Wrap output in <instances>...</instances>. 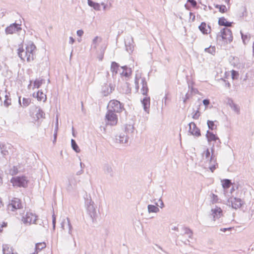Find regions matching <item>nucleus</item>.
Wrapping results in <instances>:
<instances>
[{
  "mask_svg": "<svg viewBox=\"0 0 254 254\" xmlns=\"http://www.w3.org/2000/svg\"><path fill=\"white\" fill-rule=\"evenodd\" d=\"M36 98L38 101H43L45 102L46 100V96L43 92L38 91L36 93Z\"/></svg>",
  "mask_w": 254,
  "mask_h": 254,
  "instance_id": "29",
  "label": "nucleus"
},
{
  "mask_svg": "<svg viewBox=\"0 0 254 254\" xmlns=\"http://www.w3.org/2000/svg\"><path fill=\"white\" fill-rule=\"evenodd\" d=\"M190 17H192V21H194L195 20V15L192 12H190Z\"/></svg>",
  "mask_w": 254,
  "mask_h": 254,
  "instance_id": "60",
  "label": "nucleus"
},
{
  "mask_svg": "<svg viewBox=\"0 0 254 254\" xmlns=\"http://www.w3.org/2000/svg\"><path fill=\"white\" fill-rule=\"evenodd\" d=\"M142 84V87L141 89V93L146 96L142 100L141 103L143 107L144 110L147 112L149 113L150 104V99L149 97H147V92H148V88L147 87V83L146 81L145 78L144 77L140 78Z\"/></svg>",
  "mask_w": 254,
  "mask_h": 254,
  "instance_id": "1",
  "label": "nucleus"
},
{
  "mask_svg": "<svg viewBox=\"0 0 254 254\" xmlns=\"http://www.w3.org/2000/svg\"><path fill=\"white\" fill-rule=\"evenodd\" d=\"M115 87L111 84L105 83L102 86L101 93L105 96H108L114 90Z\"/></svg>",
  "mask_w": 254,
  "mask_h": 254,
  "instance_id": "15",
  "label": "nucleus"
},
{
  "mask_svg": "<svg viewBox=\"0 0 254 254\" xmlns=\"http://www.w3.org/2000/svg\"><path fill=\"white\" fill-rule=\"evenodd\" d=\"M57 136V133L54 132L53 143H55L56 141Z\"/></svg>",
  "mask_w": 254,
  "mask_h": 254,
  "instance_id": "62",
  "label": "nucleus"
},
{
  "mask_svg": "<svg viewBox=\"0 0 254 254\" xmlns=\"http://www.w3.org/2000/svg\"><path fill=\"white\" fill-rule=\"evenodd\" d=\"M125 45H126V50H127V52H132L133 48V46L132 45H128V46H127L126 41H125Z\"/></svg>",
  "mask_w": 254,
  "mask_h": 254,
  "instance_id": "47",
  "label": "nucleus"
},
{
  "mask_svg": "<svg viewBox=\"0 0 254 254\" xmlns=\"http://www.w3.org/2000/svg\"><path fill=\"white\" fill-rule=\"evenodd\" d=\"M159 201L160 202V205H158L157 203H156V205L157 206L160 207L161 208H163L164 206V204L162 200L161 199H160Z\"/></svg>",
  "mask_w": 254,
  "mask_h": 254,
  "instance_id": "55",
  "label": "nucleus"
},
{
  "mask_svg": "<svg viewBox=\"0 0 254 254\" xmlns=\"http://www.w3.org/2000/svg\"><path fill=\"white\" fill-rule=\"evenodd\" d=\"M56 216L54 214L53 215H52V223H53V229L55 230V227H56Z\"/></svg>",
  "mask_w": 254,
  "mask_h": 254,
  "instance_id": "50",
  "label": "nucleus"
},
{
  "mask_svg": "<svg viewBox=\"0 0 254 254\" xmlns=\"http://www.w3.org/2000/svg\"><path fill=\"white\" fill-rule=\"evenodd\" d=\"M231 228H221L220 229V231H222V232H225L227 230H231Z\"/></svg>",
  "mask_w": 254,
  "mask_h": 254,
  "instance_id": "58",
  "label": "nucleus"
},
{
  "mask_svg": "<svg viewBox=\"0 0 254 254\" xmlns=\"http://www.w3.org/2000/svg\"><path fill=\"white\" fill-rule=\"evenodd\" d=\"M105 119L107 124L111 126L117 125L118 121V117L115 112H112V110H108L105 116Z\"/></svg>",
  "mask_w": 254,
  "mask_h": 254,
  "instance_id": "6",
  "label": "nucleus"
},
{
  "mask_svg": "<svg viewBox=\"0 0 254 254\" xmlns=\"http://www.w3.org/2000/svg\"><path fill=\"white\" fill-rule=\"evenodd\" d=\"M222 187L224 190V191H225V190L228 188H229L231 186V180H229V179H225L223 181H222Z\"/></svg>",
  "mask_w": 254,
  "mask_h": 254,
  "instance_id": "30",
  "label": "nucleus"
},
{
  "mask_svg": "<svg viewBox=\"0 0 254 254\" xmlns=\"http://www.w3.org/2000/svg\"><path fill=\"white\" fill-rule=\"evenodd\" d=\"M9 93H8V94L6 93L4 95L5 100L4 101V105L6 107L11 105V99L9 98Z\"/></svg>",
  "mask_w": 254,
  "mask_h": 254,
  "instance_id": "35",
  "label": "nucleus"
},
{
  "mask_svg": "<svg viewBox=\"0 0 254 254\" xmlns=\"http://www.w3.org/2000/svg\"><path fill=\"white\" fill-rule=\"evenodd\" d=\"M119 68V64L115 62H113L111 66V70L112 72L113 76H114L118 73Z\"/></svg>",
  "mask_w": 254,
  "mask_h": 254,
  "instance_id": "23",
  "label": "nucleus"
},
{
  "mask_svg": "<svg viewBox=\"0 0 254 254\" xmlns=\"http://www.w3.org/2000/svg\"><path fill=\"white\" fill-rule=\"evenodd\" d=\"M140 78H138L136 75L135 76V88L137 90H138L139 88V80Z\"/></svg>",
  "mask_w": 254,
  "mask_h": 254,
  "instance_id": "49",
  "label": "nucleus"
},
{
  "mask_svg": "<svg viewBox=\"0 0 254 254\" xmlns=\"http://www.w3.org/2000/svg\"><path fill=\"white\" fill-rule=\"evenodd\" d=\"M229 205H231L233 208L238 209L243 204V202L241 199L237 197H231L228 200Z\"/></svg>",
  "mask_w": 254,
  "mask_h": 254,
  "instance_id": "14",
  "label": "nucleus"
},
{
  "mask_svg": "<svg viewBox=\"0 0 254 254\" xmlns=\"http://www.w3.org/2000/svg\"><path fill=\"white\" fill-rule=\"evenodd\" d=\"M218 200V196L214 193L211 194V201L213 203L217 202Z\"/></svg>",
  "mask_w": 254,
  "mask_h": 254,
  "instance_id": "46",
  "label": "nucleus"
},
{
  "mask_svg": "<svg viewBox=\"0 0 254 254\" xmlns=\"http://www.w3.org/2000/svg\"><path fill=\"white\" fill-rule=\"evenodd\" d=\"M37 220V216L32 212H27L26 214L22 217V220L24 224H36Z\"/></svg>",
  "mask_w": 254,
  "mask_h": 254,
  "instance_id": "8",
  "label": "nucleus"
},
{
  "mask_svg": "<svg viewBox=\"0 0 254 254\" xmlns=\"http://www.w3.org/2000/svg\"><path fill=\"white\" fill-rule=\"evenodd\" d=\"M83 173V171L82 169H81L80 171H78L77 173H76V175H80L81 174H82V173Z\"/></svg>",
  "mask_w": 254,
  "mask_h": 254,
  "instance_id": "64",
  "label": "nucleus"
},
{
  "mask_svg": "<svg viewBox=\"0 0 254 254\" xmlns=\"http://www.w3.org/2000/svg\"><path fill=\"white\" fill-rule=\"evenodd\" d=\"M21 207L22 204L20 200L18 198H14L8 205L7 209L8 211H14L16 209L21 208Z\"/></svg>",
  "mask_w": 254,
  "mask_h": 254,
  "instance_id": "10",
  "label": "nucleus"
},
{
  "mask_svg": "<svg viewBox=\"0 0 254 254\" xmlns=\"http://www.w3.org/2000/svg\"><path fill=\"white\" fill-rule=\"evenodd\" d=\"M217 41H224L226 43L232 42L233 36L230 29L227 27L223 28L217 35Z\"/></svg>",
  "mask_w": 254,
  "mask_h": 254,
  "instance_id": "2",
  "label": "nucleus"
},
{
  "mask_svg": "<svg viewBox=\"0 0 254 254\" xmlns=\"http://www.w3.org/2000/svg\"><path fill=\"white\" fill-rule=\"evenodd\" d=\"M36 51V47L34 43L32 41H29L26 46V54H28L27 57V61L30 62L34 60L35 58V52Z\"/></svg>",
  "mask_w": 254,
  "mask_h": 254,
  "instance_id": "4",
  "label": "nucleus"
},
{
  "mask_svg": "<svg viewBox=\"0 0 254 254\" xmlns=\"http://www.w3.org/2000/svg\"><path fill=\"white\" fill-rule=\"evenodd\" d=\"M213 148H212L211 149L212 154L211 156L209 149L207 148L204 152L205 158L207 159V160L209 161L210 165L209 166V168L212 172H213L216 168L218 167V164L216 163V158L213 155Z\"/></svg>",
  "mask_w": 254,
  "mask_h": 254,
  "instance_id": "3",
  "label": "nucleus"
},
{
  "mask_svg": "<svg viewBox=\"0 0 254 254\" xmlns=\"http://www.w3.org/2000/svg\"><path fill=\"white\" fill-rule=\"evenodd\" d=\"M45 113L40 109H39L36 112V116L38 119L45 118Z\"/></svg>",
  "mask_w": 254,
  "mask_h": 254,
  "instance_id": "39",
  "label": "nucleus"
},
{
  "mask_svg": "<svg viewBox=\"0 0 254 254\" xmlns=\"http://www.w3.org/2000/svg\"><path fill=\"white\" fill-rule=\"evenodd\" d=\"M20 26V25L16 23L11 24L5 28V33L6 34H13L16 32L21 31L22 30V28Z\"/></svg>",
  "mask_w": 254,
  "mask_h": 254,
  "instance_id": "11",
  "label": "nucleus"
},
{
  "mask_svg": "<svg viewBox=\"0 0 254 254\" xmlns=\"http://www.w3.org/2000/svg\"><path fill=\"white\" fill-rule=\"evenodd\" d=\"M11 182L13 184V186L25 188L27 186L28 181L24 176L15 177L11 179Z\"/></svg>",
  "mask_w": 254,
  "mask_h": 254,
  "instance_id": "7",
  "label": "nucleus"
},
{
  "mask_svg": "<svg viewBox=\"0 0 254 254\" xmlns=\"http://www.w3.org/2000/svg\"><path fill=\"white\" fill-rule=\"evenodd\" d=\"M199 116H200V113L199 112V109H197V111L193 115L192 118L194 120H197L199 118Z\"/></svg>",
  "mask_w": 254,
  "mask_h": 254,
  "instance_id": "48",
  "label": "nucleus"
},
{
  "mask_svg": "<svg viewBox=\"0 0 254 254\" xmlns=\"http://www.w3.org/2000/svg\"><path fill=\"white\" fill-rule=\"evenodd\" d=\"M58 129V118H57V122H56V126H55V128L54 132L57 133Z\"/></svg>",
  "mask_w": 254,
  "mask_h": 254,
  "instance_id": "57",
  "label": "nucleus"
},
{
  "mask_svg": "<svg viewBox=\"0 0 254 254\" xmlns=\"http://www.w3.org/2000/svg\"><path fill=\"white\" fill-rule=\"evenodd\" d=\"M128 138L124 133H121L116 136V140L120 143H127L128 142Z\"/></svg>",
  "mask_w": 254,
  "mask_h": 254,
  "instance_id": "21",
  "label": "nucleus"
},
{
  "mask_svg": "<svg viewBox=\"0 0 254 254\" xmlns=\"http://www.w3.org/2000/svg\"><path fill=\"white\" fill-rule=\"evenodd\" d=\"M211 215L213 216V220L215 221L219 219L222 215V210L221 208L217 206H215V208L211 209Z\"/></svg>",
  "mask_w": 254,
  "mask_h": 254,
  "instance_id": "17",
  "label": "nucleus"
},
{
  "mask_svg": "<svg viewBox=\"0 0 254 254\" xmlns=\"http://www.w3.org/2000/svg\"><path fill=\"white\" fill-rule=\"evenodd\" d=\"M189 132L191 134L196 137L201 135L200 129L197 127L195 124L193 122L189 123Z\"/></svg>",
  "mask_w": 254,
  "mask_h": 254,
  "instance_id": "16",
  "label": "nucleus"
},
{
  "mask_svg": "<svg viewBox=\"0 0 254 254\" xmlns=\"http://www.w3.org/2000/svg\"><path fill=\"white\" fill-rule=\"evenodd\" d=\"M93 201L91 199H87L85 201L87 210L93 220L95 218L96 215V210L93 206Z\"/></svg>",
  "mask_w": 254,
  "mask_h": 254,
  "instance_id": "9",
  "label": "nucleus"
},
{
  "mask_svg": "<svg viewBox=\"0 0 254 254\" xmlns=\"http://www.w3.org/2000/svg\"><path fill=\"white\" fill-rule=\"evenodd\" d=\"M107 109L113 112L120 113L124 109V105L117 100H112L109 102Z\"/></svg>",
  "mask_w": 254,
  "mask_h": 254,
  "instance_id": "5",
  "label": "nucleus"
},
{
  "mask_svg": "<svg viewBox=\"0 0 254 254\" xmlns=\"http://www.w3.org/2000/svg\"><path fill=\"white\" fill-rule=\"evenodd\" d=\"M84 32L82 30H78L77 31V36L81 37L83 35Z\"/></svg>",
  "mask_w": 254,
  "mask_h": 254,
  "instance_id": "56",
  "label": "nucleus"
},
{
  "mask_svg": "<svg viewBox=\"0 0 254 254\" xmlns=\"http://www.w3.org/2000/svg\"><path fill=\"white\" fill-rule=\"evenodd\" d=\"M190 17H192V21H194L195 20V15L192 12H190Z\"/></svg>",
  "mask_w": 254,
  "mask_h": 254,
  "instance_id": "59",
  "label": "nucleus"
},
{
  "mask_svg": "<svg viewBox=\"0 0 254 254\" xmlns=\"http://www.w3.org/2000/svg\"><path fill=\"white\" fill-rule=\"evenodd\" d=\"M71 147L77 153H78L80 152V150L78 146L77 145L76 141L72 139L71 140Z\"/></svg>",
  "mask_w": 254,
  "mask_h": 254,
  "instance_id": "37",
  "label": "nucleus"
},
{
  "mask_svg": "<svg viewBox=\"0 0 254 254\" xmlns=\"http://www.w3.org/2000/svg\"><path fill=\"white\" fill-rule=\"evenodd\" d=\"M74 42V39L72 37H69V43L70 44H73V43Z\"/></svg>",
  "mask_w": 254,
  "mask_h": 254,
  "instance_id": "61",
  "label": "nucleus"
},
{
  "mask_svg": "<svg viewBox=\"0 0 254 254\" xmlns=\"http://www.w3.org/2000/svg\"><path fill=\"white\" fill-rule=\"evenodd\" d=\"M87 3L89 6L93 7L95 10H100L101 7L100 3L94 2L92 0H87Z\"/></svg>",
  "mask_w": 254,
  "mask_h": 254,
  "instance_id": "25",
  "label": "nucleus"
},
{
  "mask_svg": "<svg viewBox=\"0 0 254 254\" xmlns=\"http://www.w3.org/2000/svg\"><path fill=\"white\" fill-rule=\"evenodd\" d=\"M66 220H67V225H68V234H70V235H72V227L71 226V224L70 222V220L68 218H66Z\"/></svg>",
  "mask_w": 254,
  "mask_h": 254,
  "instance_id": "45",
  "label": "nucleus"
},
{
  "mask_svg": "<svg viewBox=\"0 0 254 254\" xmlns=\"http://www.w3.org/2000/svg\"><path fill=\"white\" fill-rule=\"evenodd\" d=\"M199 30L204 34H207L210 33V27L209 25H206V24L203 22L199 26Z\"/></svg>",
  "mask_w": 254,
  "mask_h": 254,
  "instance_id": "18",
  "label": "nucleus"
},
{
  "mask_svg": "<svg viewBox=\"0 0 254 254\" xmlns=\"http://www.w3.org/2000/svg\"><path fill=\"white\" fill-rule=\"evenodd\" d=\"M231 25H232V23H231V22H228V21H226V25H225V26L226 27H227V28L228 27H230V26H231Z\"/></svg>",
  "mask_w": 254,
  "mask_h": 254,
  "instance_id": "63",
  "label": "nucleus"
},
{
  "mask_svg": "<svg viewBox=\"0 0 254 254\" xmlns=\"http://www.w3.org/2000/svg\"><path fill=\"white\" fill-rule=\"evenodd\" d=\"M241 35L242 37V39L243 40V43L246 45L249 41L250 38V35L249 34H244L242 31H241Z\"/></svg>",
  "mask_w": 254,
  "mask_h": 254,
  "instance_id": "34",
  "label": "nucleus"
},
{
  "mask_svg": "<svg viewBox=\"0 0 254 254\" xmlns=\"http://www.w3.org/2000/svg\"><path fill=\"white\" fill-rule=\"evenodd\" d=\"M18 169L15 166L13 167L9 170V174L12 176L16 175L18 173Z\"/></svg>",
  "mask_w": 254,
  "mask_h": 254,
  "instance_id": "42",
  "label": "nucleus"
},
{
  "mask_svg": "<svg viewBox=\"0 0 254 254\" xmlns=\"http://www.w3.org/2000/svg\"><path fill=\"white\" fill-rule=\"evenodd\" d=\"M104 171L105 174L113 176L114 174L112 167L109 164H105L104 166Z\"/></svg>",
  "mask_w": 254,
  "mask_h": 254,
  "instance_id": "26",
  "label": "nucleus"
},
{
  "mask_svg": "<svg viewBox=\"0 0 254 254\" xmlns=\"http://www.w3.org/2000/svg\"><path fill=\"white\" fill-rule=\"evenodd\" d=\"M122 71L120 72L121 76L128 77L131 73V69L130 68H128L127 66L125 65L121 66Z\"/></svg>",
  "mask_w": 254,
  "mask_h": 254,
  "instance_id": "19",
  "label": "nucleus"
},
{
  "mask_svg": "<svg viewBox=\"0 0 254 254\" xmlns=\"http://www.w3.org/2000/svg\"><path fill=\"white\" fill-rule=\"evenodd\" d=\"M46 247V244L45 242L38 243L35 245V251L31 254H38V252L44 249Z\"/></svg>",
  "mask_w": 254,
  "mask_h": 254,
  "instance_id": "22",
  "label": "nucleus"
},
{
  "mask_svg": "<svg viewBox=\"0 0 254 254\" xmlns=\"http://www.w3.org/2000/svg\"><path fill=\"white\" fill-rule=\"evenodd\" d=\"M98 39H99V37L98 36H96L93 39V40L92 41V44L94 45V47L95 48H96L97 47V42Z\"/></svg>",
  "mask_w": 254,
  "mask_h": 254,
  "instance_id": "52",
  "label": "nucleus"
},
{
  "mask_svg": "<svg viewBox=\"0 0 254 254\" xmlns=\"http://www.w3.org/2000/svg\"><path fill=\"white\" fill-rule=\"evenodd\" d=\"M206 136L207 137V140L208 142H210L211 141H216L218 140L220 142L219 139L218 137H217L214 133L210 132L209 130L207 131V133L206 134Z\"/></svg>",
  "mask_w": 254,
  "mask_h": 254,
  "instance_id": "24",
  "label": "nucleus"
},
{
  "mask_svg": "<svg viewBox=\"0 0 254 254\" xmlns=\"http://www.w3.org/2000/svg\"><path fill=\"white\" fill-rule=\"evenodd\" d=\"M226 23V19L224 17H221L218 20V24L221 26H225Z\"/></svg>",
  "mask_w": 254,
  "mask_h": 254,
  "instance_id": "43",
  "label": "nucleus"
},
{
  "mask_svg": "<svg viewBox=\"0 0 254 254\" xmlns=\"http://www.w3.org/2000/svg\"><path fill=\"white\" fill-rule=\"evenodd\" d=\"M147 209L149 213H157L159 209L155 205L149 204L147 206Z\"/></svg>",
  "mask_w": 254,
  "mask_h": 254,
  "instance_id": "28",
  "label": "nucleus"
},
{
  "mask_svg": "<svg viewBox=\"0 0 254 254\" xmlns=\"http://www.w3.org/2000/svg\"><path fill=\"white\" fill-rule=\"evenodd\" d=\"M215 7L216 8L219 9V10L221 13H225L227 11V8L226 6L224 5H218L217 4L215 6Z\"/></svg>",
  "mask_w": 254,
  "mask_h": 254,
  "instance_id": "40",
  "label": "nucleus"
},
{
  "mask_svg": "<svg viewBox=\"0 0 254 254\" xmlns=\"http://www.w3.org/2000/svg\"><path fill=\"white\" fill-rule=\"evenodd\" d=\"M231 108L237 114H240V108L237 104H235L233 106H232V107Z\"/></svg>",
  "mask_w": 254,
  "mask_h": 254,
  "instance_id": "44",
  "label": "nucleus"
},
{
  "mask_svg": "<svg viewBox=\"0 0 254 254\" xmlns=\"http://www.w3.org/2000/svg\"><path fill=\"white\" fill-rule=\"evenodd\" d=\"M227 104L231 108L232 106H233L235 103H234L233 101L231 99L229 98L228 100Z\"/></svg>",
  "mask_w": 254,
  "mask_h": 254,
  "instance_id": "53",
  "label": "nucleus"
},
{
  "mask_svg": "<svg viewBox=\"0 0 254 254\" xmlns=\"http://www.w3.org/2000/svg\"><path fill=\"white\" fill-rule=\"evenodd\" d=\"M125 129L127 133H132L134 131V127L132 125H126L125 126Z\"/></svg>",
  "mask_w": 254,
  "mask_h": 254,
  "instance_id": "33",
  "label": "nucleus"
},
{
  "mask_svg": "<svg viewBox=\"0 0 254 254\" xmlns=\"http://www.w3.org/2000/svg\"><path fill=\"white\" fill-rule=\"evenodd\" d=\"M12 146L9 144L1 143L0 144V153L3 158L6 159L9 154V150L11 149Z\"/></svg>",
  "mask_w": 254,
  "mask_h": 254,
  "instance_id": "12",
  "label": "nucleus"
},
{
  "mask_svg": "<svg viewBox=\"0 0 254 254\" xmlns=\"http://www.w3.org/2000/svg\"><path fill=\"white\" fill-rule=\"evenodd\" d=\"M188 2L190 3L192 6L195 7L197 5V2L195 0H188Z\"/></svg>",
  "mask_w": 254,
  "mask_h": 254,
  "instance_id": "51",
  "label": "nucleus"
},
{
  "mask_svg": "<svg viewBox=\"0 0 254 254\" xmlns=\"http://www.w3.org/2000/svg\"><path fill=\"white\" fill-rule=\"evenodd\" d=\"M78 180L76 177L73 176H70L68 178V183L66 187V190L68 191H71L76 188L77 183Z\"/></svg>",
  "mask_w": 254,
  "mask_h": 254,
  "instance_id": "13",
  "label": "nucleus"
},
{
  "mask_svg": "<svg viewBox=\"0 0 254 254\" xmlns=\"http://www.w3.org/2000/svg\"><path fill=\"white\" fill-rule=\"evenodd\" d=\"M202 102H203V104L204 105H205V106H207L209 104L210 101L209 99H204L203 100Z\"/></svg>",
  "mask_w": 254,
  "mask_h": 254,
  "instance_id": "54",
  "label": "nucleus"
},
{
  "mask_svg": "<svg viewBox=\"0 0 254 254\" xmlns=\"http://www.w3.org/2000/svg\"><path fill=\"white\" fill-rule=\"evenodd\" d=\"M18 102L20 106H23L24 107H27L30 104L31 102V100L29 98H23L22 103L23 105H22L20 101V97H19Z\"/></svg>",
  "mask_w": 254,
  "mask_h": 254,
  "instance_id": "31",
  "label": "nucleus"
},
{
  "mask_svg": "<svg viewBox=\"0 0 254 254\" xmlns=\"http://www.w3.org/2000/svg\"><path fill=\"white\" fill-rule=\"evenodd\" d=\"M2 251L3 254H13L14 253L12 248L7 245H3Z\"/></svg>",
  "mask_w": 254,
  "mask_h": 254,
  "instance_id": "27",
  "label": "nucleus"
},
{
  "mask_svg": "<svg viewBox=\"0 0 254 254\" xmlns=\"http://www.w3.org/2000/svg\"><path fill=\"white\" fill-rule=\"evenodd\" d=\"M17 51L18 57L21 59V60L24 61L25 58H26V60L27 59L28 54H26V51L24 50L23 47H19Z\"/></svg>",
  "mask_w": 254,
  "mask_h": 254,
  "instance_id": "20",
  "label": "nucleus"
},
{
  "mask_svg": "<svg viewBox=\"0 0 254 254\" xmlns=\"http://www.w3.org/2000/svg\"><path fill=\"white\" fill-rule=\"evenodd\" d=\"M182 230L184 231V234L188 235L189 238L191 239L192 237V231L189 228L186 227H183Z\"/></svg>",
  "mask_w": 254,
  "mask_h": 254,
  "instance_id": "32",
  "label": "nucleus"
},
{
  "mask_svg": "<svg viewBox=\"0 0 254 254\" xmlns=\"http://www.w3.org/2000/svg\"><path fill=\"white\" fill-rule=\"evenodd\" d=\"M207 126L210 129L213 130L215 127V125L213 121L208 120Z\"/></svg>",
  "mask_w": 254,
  "mask_h": 254,
  "instance_id": "41",
  "label": "nucleus"
},
{
  "mask_svg": "<svg viewBox=\"0 0 254 254\" xmlns=\"http://www.w3.org/2000/svg\"><path fill=\"white\" fill-rule=\"evenodd\" d=\"M44 81L45 80L43 79H36L34 82V87L39 88Z\"/></svg>",
  "mask_w": 254,
  "mask_h": 254,
  "instance_id": "36",
  "label": "nucleus"
},
{
  "mask_svg": "<svg viewBox=\"0 0 254 254\" xmlns=\"http://www.w3.org/2000/svg\"><path fill=\"white\" fill-rule=\"evenodd\" d=\"M215 47L214 46H210L208 48H206L204 49L205 52H207L208 53L211 54L212 55H214L215 53Z\"/></svg>",
  "mask_w": 254,
  "mask_h": 254,
  "instance_id": "38",
  "label": "nucleus"
}]
</instances>
